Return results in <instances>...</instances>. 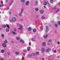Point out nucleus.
<instances>
[{"label":"nucleus","instance_id":"f257e3e1","mask_svg":"<svg viewBox=\"0 0 60 60\" xmlns=\"http://www.w3.org/2000/svg\"><path fill=\"white\" fill-rule=\"evenodd\" d=\"M16 21V18L15 17H13L12 18V20H10L11 22H15Z\"/></svg>","mask_w":60,"mask_h":60},{"label":"nucleus","instance_id":"f03ea898","mask_svg":"<svg viewBox=\"0 0 60 60\" xmlns=\"http://www.w3.org/2000/svg\"><path fill=\"white\" fill-rule=\"evenodd\" d=\"M46 33H48V31L49 30V29L48 28H49V26H46Z\"/></svg>","mask_w":60,"mask_h":60},{"label":"nucleus","instance_id":"7ed1b4c3","mask_svg":"<svg viewBox=\"0 0 60 60\" xmlns=\"http://www.w3.org/2000/svg\"><path fill=\"white\" fill-rule=\"evenodd\" d=\"M40 14H42L43 13V12H44V11L43 10H42L40 11Z\"/></svg>","mask_w":60,"mask_h":60},{"label":"nucleus","instance_id":"20e7f679","mask_svg":"<svg viewBox=\"0 0 60 60\" xmlns=\"http://www.w3.org/2000/svg\"><path fill=\"white\" fill-rule=\"evenodd\" d=\"M51 50L50 48H49L46 50V52H49Z\"/></svg>","mask_w":60,"mask_h":60},{"label":"nucleus","instance_id":"39448f33","mask_svg":"<svg viewBox=\"0 0 60 60\" xmlns=\"http://www.w3.org/2000/svg\"><path fill=\"white\" fill-rule=\"evenodd\" d=\"M2 46L4 47H6V45L4 43L2 44Z\"/></svg>","mask_w":60,"mask_h":60},{"label":"nucleus","instance_id":"423d86ee","mask_svg":"<svg viewBox=\"0 0 60 60\" xmlns=\"http://www.w3.org/2000/svg\"><path fill=\"white\" fill-rule=\"evenodd\" d=\"M41 51L42 52H44L45 51V49L43 48H41Z\"/></svg>","mask_w":60,"mask_h":60},{"label":"nucleus","instance_id":"0eeeda50","mask_svg":"<svg viewBox=\"0 0 60 60\" xmlns=\"http://www.w3.org/2000/svg\"><path fill=\"white\" fill-rule=\"evenodd\" d=\"M29 1H27L26 2V5L27 6L28 5V4H29Z\"/></svg>","mask_w":60,"mask_h":60},{"label":"nucleus","instance_id":"6e6552de","mask_svg":"<svg viewBox=\"0 0 60 60\" xmlns=\"http://www.w3.org/2000/svg\"><path fill=\"white\" fill-rule=\"evenodd\" d=\"M16 40H18V41H19V39H20L19 37H17L16 38Z\"/></svg>","mask_w":60,"mask_h":60},{"label":"nucleus","instance_id":"1a4fd4ad","mask_svg":"<svg viewBox=\"0 0 60 60\" xmlns=\"http://www.w3.org/2000/svg\"><path fill=\"white\" fill-rule=\"evenodd\" d=\"M48 35H47L45 36H44V39H46V38H47V37H48Z\"/></svg>","mask_w":60,"mask_h":60},{"label":"nucleus","instance_id":"9d476101","mask_svg":"<svg viewBox=\"0 0 60 60\" xmlns=\"http://www.w3.org/2000/svg\"><path fill=\"white\" fill-rule=\"evenodd\" d=\"M20 42H22V43H24V41H23L22 40H20Z\"/></svg>","mask_w":60,"mask_h":60},{"label":"nucleus","instance_id":"9b49d317","mask_svg":"<svg viewBox=\"0 0 60 60\" xmlns=\"http://www.w3.org/2000/svg\"><path fill=\"white\" fill-rule=\"evenodd\" d=\"M30 49V47H28L27 48V50L28 51H29V50Z\"/></svg>","mask_w":60,"mask_h":60},{"label":"nucleus","instance_id":"f8f14e48","mask_svg":"<svg viewBox=\"0 0 60 60\" xmlns=\"http://www.w3.org/2000/svg\"><path fill=\"white\" fill-rule=\"evenodd\" d=\"M6 32H9V28H7L6 29Z\"/></svg>","mask_w":60,"mask_h":60},{"label":"nucleus","instance_id":"ddd939ff","mask_svg":"<svg viewBox=\"0 0 60 60\" xmlns=\"http://www.w3.org/2000/svg\"><path fill=\"white\" fill-rule=\"evenodd\" d=\"M42 45H43V46H45L46 45V43L45 42H44L42 43Z\"/></svg>","mask_w":60,"mask_h":60},{"label":"nucleus","instance_id":"4468645a","mask_svg":"<svg viewBox=\"0 0 60 60\" xmlns=\"http://www.w3.org/2000/svg\"><path fill=\"white\" fill-rule=\"evenodd\" d=\"M31 28L30 27H29L28 28V30L29 31H30L31 30Z\"/></svg>","mask_w":60,"mask_h":60},{"label":"nucleus","instance_id":"2eb2a0df","mask_svg":"<svg viewBox=\"0 0 60 60\" xmlns=\"http://www.w3.org/2000/svg\"><path fill=\"white\" fill-rule=\"evenodd\" d=\"M36 54L37 55H39V52H37Z\"/></svg>","mask_w":60,"mask_h":60},{"label":"nucleus","instance_id":"dca6fc26","mask_svg":"<svg viewBox=\"0 0 60 60\" xmlns=\"http://www.w3.org/2000/svg\"><path fill=\"white\" fill-rule=\"evenodd\" d=\"M2 27L4 28H5V27H6V26L5 25H3L2 26Z\"/></svg>","mask_w":60,"mask_h":60},{"label":"nucleus","instance_id":"f3484780","mask_svg":"<svg viewBox=\"0 0 60 60\" xmlns=\"http://www.w3.org/2000/svg\"><path fill=\"white\" fill-rule=\"evenodd\" d=\"M12 33L13 34H15L16 33L14 31H12Z\"/></svg>","mask_w":60,"mask_h":60},{"label":"nucleus","instance_id":"a211bd4d","mask_svg":"<svg viewBox=\"0 0 60 60\" xmlns=\"http://www.w3.org/2000/svg\"><path fill=\"white\" fill-rule=\"evenodd\" d=\"M38 10H39V9L37 8H36L35 9V10L36 11H38Z\"/></svg>","mask_w":60,"mask_h":60},{"label":"nucleus","instance_id":"6ab92c4d","mask_svg":"<svg viewBox=\"0 0 60 60\" xmlns=\"http://www.w3.org/2000/svg\"><path fill=\"white\" fill-rule=\"evenodd\" d=\"M44 4L45 5H47V3L46 2H44Z\"/></svg>","mask_w":60,"mask_h":60},{"label":"nucleus","instance_id":"aec40b11","mask_svg":"<svg viewBox=\"0 0 60 60\" xmlns=\"http://www.w3.org/2000/svg\"><path fill=\"white\" fill-rule=\"evenodd\" d=\"M4 50H1V52H2V53H4Z\"/></svg>","mask_w":60,"mask_h":60},{"label":"nucleus","instance_id":"412c9836","mask_svg":"<svg viewBox=\"0 0 60 60\" xmlns=\"http://www.w3.org/2000/svg\"><path fill=\"white\" fill-rule=\"evenodd\" d=\"M33 32L34 33H35L36 32V30L35 29H34L33 30Z\"/></svg>","mask_w":60,"mask_h":60},{"label":"nucleus","instance_id":"4be33fe9","mask_svg":"<svg viewBox=\"0 0 60 60\" xmlns=\"http://www.w3.org/2000/svg\"><path fill=\"white\" fill-rule=\"evenodd\" d=\"M21 1L22 2V3H24V2L25 1V0H21Z\"/></svg>","mask_w":60,"mask_h":60},{"label":"nucleus","instance_id":"5701e85b","mask_svg":"<svg viewBox=\"0 0 60 60\" xmlns=\"http://www.w3.org/2000/svg\"><path fill=\"white\" fill-rule=\"evenodd\" d=\"M55 26L56 27H57L58 26V25L57 24H55Z\"/></svg>","mask_w":60,"mask_h":60},{"label":"nucleus","instance_id":"b1692460","mask_svg":"<svg viewBox=\"0 0 60 60\" xmlns=\"http://www.w3.org/2000/svg\"><path fill=\"white\" fill-rule=\"evenodd\" d=\"M15 54H16V55H19V53L17 52H16V53H15Z\"/></svg>","mask_w":60,"mask_h":60},{"label":"nucleus","instance_id":"393cba45","mask_svg":"<svg viewBox=\"0 0 60 60\" xmlns=\"http://www.w3.org/2000/svg\"><path fill=\"white\" fill-rule=\"evenodd\" d=\"M53 0H50V2L51 3H53Z\"/></svg>","mask_w":60,"mask_h":60},{"label":"nucleus","instance_id":"a878e982","mask_svg":"<svg viewBox=\"0 0 60 60\" xmlns=\"http://www.w3.org/2000/svg\"><path fill=\"white\" fill-rule=\"evenodd\" d=\"M4 43H7V40H6L5 41H4Z\"/></svg>","mask_w":60,"mask_h":60},{"label":"nucleus","instance_id":"bb28decb","mask_svg":"<svg viewBox=\"0 0 60 60\" xmlns=\"http://www.w3.org/2000/svg\"><path fill=\"white\" fill-rule=\"evenodd\" d=\"M41 18L42 19H45V17H44V16H42V17Z\"/></svg>","mask_w":60,"mask_h":60},{"label":"nucleus","instance_id":"cd10ccee","mask_svg":"<svg viewBox=\"0 0 60 60\" xmlns=\"http://www.w3.org/2000/svg\"><path fill=\"white\" fill-rule=\"evenodd\" d=\"M31 56H35V54H32Z\"/></svg>","mask_w":60,"mask_h":60},{"label":"nucleus","instance_id":"c85d7f7f","mask_svg":"<svg viewBox=\"0 0 60 60\" xmlns=\"http://www.w3.org/2000/svg\"><path fill=\"white\" fill-rule=\"evenodd\" d=\"M1 36L2 37H4V35L3 34H2L1 35Z\"/></svg>","mask_w":60,"mask_h":60},{"label":"nucleus","instance_id":"c756f323","mask_svg":"<svg viewBox=\"0 0 60 60\" xmlns=\"http://www.w3.org/2000/svg\"><path fill=\"white\" fill-rule=\"evenodd\" d=\"M58 24L59 25H60V21H59L58 22Z\"/></svg>","mask_w":60,"mask_h":60},{"label":"nucleus","instance_id":"7c9ffc66","mask_svg":"<svg viewBox=\"0 0 60 60\" xmlns=\"http://www.w3.org/2000/svg\"><path fill=\"white\" fill-rule=\"evenodd\" d=\"M7 27H8V28H9V29L10 28V27H9V25H7Z\"/></svg>","mask_w":60,"mask_h":60},{"label":"nucleus","instance_id":"2f4dec72","mask_svg":"<svg viewBox=\"0 0 60 60\" xmlns=\"http://www.w3.org/2000/svg\"><path fill=\"white\" fill-rule=\"evenodd\" d=\"M40 28L41 29V30H43V28L42 27H41Z\"/></svg>","mask_w":60,"mask_h":60},{"label":"nucleus","instance_id":"473e14b6","mask_svg":"<svg viewBox=\"0 0 60 60\" xmlns=\"http://www.w3.org/2000/svg\"><path fill=\"white\" fill-rule=\"evenodd\" d=\"M59 11V9H58L56 11V12H58V11Z\"/></svg>","mask_w":60,"mask_h":60},{"label":"nucleus","instance_id":"72a5a7b5","mask_svg":"<svg viewBox=\"0 0 60 60\" xmlns=\"http://www.w3.org/2000/svg\"><path fill=\"white\" fill-rule=\"evenodd\" d=\"M14 31L15 32V31H16L17 30H16V29H15L14 30Z\"/></svg>","mask_w":60,"mask_h":60},{"label":"nucleus","instance_id":"f704fd0d","mask_svg":"<svg viewBox=\"0 0 60 60\" xmlns=\"http://www.w3.org/2000/svg\"><path fill=\"white\" fill-rule=\"evenodd\" d=\"M31 56H32L31 55L28 56V57H31Z\"/></svg>","mask_w":60,"mask_h":60},{"label":"nucleus","instance_id":"c9c22d12","mask_svg":"<svg viewBox=\"0 0 60 60\" xmlns=\"http://www.w3.org/2000/svg\"><path fill=\"white\" fill-rule=\"evenodd\" d=\"M20 26L21 28H22V26L21 25H20Z\"/></svg>","mask_w":60,"mask_h":60},{"label":"nucleus","instance_id":"e433bc0d","mask_svg":"<svg viewBox=\"0 0 60 60\" xmlns=\"http://www.w3.org/2000/svg\"><path fill=\"white\" fill-rule=\"evenodd\" d=\"M23 8H22V10H21V11H21V13H22V11H23Z\"/></svg>","mask_w":60,"mask_h":60},{"label":"nucleus","instance_id":"4c0bfd02","mask_svg":"<svg viewBox=\"0 0 60 60\" xmlns=\"http://www.w3.org/2000/svg\"><path fill=\"white\" fill-rule=\"evenodd\" d=\"M18 29L19 30H20V29L21 30H22V29H21V28H18Z\"/></svg>","mask_w":60,"mask_h":60},{"label":"nucleus","instance_id":"58836bf2","mask_svg":"<svg viewBox=\"0 0 60 60\" xmlns=\"http://www.w3.org/2000/svg\"><path fill=\"white\" fill-rule=\"evenodd\" d=\"M25 60V59L24 58H22V60Z\"/></svg>","mask_w":60,"mask_h":60},{"label":"nucleus","instance_id":"ea45409f","mask_svg":"<svg viewBox=\"0 0 60 60\" xmlns=\"http://www.w3.org/2000/svg\"><path fill=\"white\" fill-rule=\"evenodd\" d=\"M36 4H38V2H35Z\"/></svg>","mask_w":60,"mask_h":60},{"label":"nucleus","instance_id":"a19ab883","mask_svg":"<svg viewBox=\"0 0 60 60\" xmlns=\"http://www.w3.org/2000/svg\"><path fill=\"white\" fill-rule=\"evenodd\" d=\"M52 41V40H49V42H50Z\"/></svg>","mask_w":60,"mask_h":60},{"label":"nucleus","instance_id":"79ce46f5","mask_svg":"<svg viewBox=\"0 0 60 60\" xmlns=\"http://www.w3.org/2000/svg\"><path fill=\"white\" fill-rule=\"evenodd\" d=\"M0 3L2 4H3V1H0Z\"/></svg>","mask_w":60,"mask_h":60},{"label":"nucleus","instance_id":"37998d69","mask_svg":"<svg viewBox=\"0 0 60 60\" xmlns=\"http://www.w3.org/2000/svg\"><path fill=\"white\" fill-rule=\"evenodd\" d=\"M0 5L1 6H4V5L3 4H1Z\"/></svg>","mask_w":60,"mask_h":60},{"label":"nucleus","instance_id":"c03bdc74","mask_svg":"<svg viewBox=\"0 0 60 60\" xmlns=\"http://www.w3.org/2000/svg\"><path fill=\"white\" fill-rule=\"evenodd\" d=\"M60 58V56H58L57 58Z\"/></svg>","mask_w":60,"mask_h":60},{"label":"nucleus","instance_id":"a18cd8bd","mask_svg":"<svg viewBox=\"0 0 60 60\" xmlns=\"http://www.w3.org/2000/svg\"><path fill=\"white\" fill-rule=\"evenodd\" d=\"M8 55H10V52H8Z\"/></svg>","mask_w":60,"mask_h":60},{"label":"nucleus","instance_id":"49530a36","mask_svg":"<svg viewBox=\"0 0 60 60\" xmlns=\"http://www.w3.org/2000/svg\"><path fill=\"white\" fill-rule=\"evenodd\" d=\"M47 45H49V43H47Z\"/></svg>","mask_w":60,"mask_h":60},{"label":"nucleus","instance_id":"de8ad7c7","mask_svg":"<svg viewBox=\"0 0 60 60\" xmlns=\"http://www.w3.org/2000/svg\"><path fill=\"white\" fill-rule=\"evenodd\" d=\"M32 41H34V39H33V38H32Z\"/></svg>","mask_w":60,"mask_h":60},{"label":"nucleus","instance_id":"09e8293b","mask_svg":"<svg viewBox=\"0 0 60 60\" xmlns=\"http://www.w3.org/2000/svg\"><path fill=\"white\" fill-rule=\"evenodd\" d=\"M4 60L3 58H1V60Z\"/></svg>","mask_w":60,"mask_h":60},{"label":"nucleus","instance_id":"8fccbe9b","mask_svg":"<svg viewBox=\"0 0 60 60\" xmlns=\"http://www.w3.org/2000/svg\"><path fill=\"white\" fill-rule=\"evenodd\" d=\"M24 52H26V50H24Z\"/></svg>","mask_w":60,"mask_h":60},{"label":"nucleus","instance_id":"3c124183","mask_svg":"<svg viewBox=\"0 0 60 60\" xmlns=\"http://www.w3.org/2000/svg\"><path fill=\"white\" fill-rule=\"evenodd\" d=\"M57 43L58 44H59V43H60V42H57Z\"/></svg>","mask_w":60,"mask_h":60},{"label":"nucleus","instance_id":"603ef678","mask_svg":"<svg viewBox=\"0 0 60 60\" xmlns=\"http://www.w3.org/2000/svg\"><path fill=\"white\" fill-rule=\"evenodd\" d=\"M56 9V7H54L53 8V9Z\"/></svg>","mask_w":60,"mask_h":60},{"label":"nucleus","instance_id":"864d4df0","mask_svg":"<svg viewBox=\"0 0 60 60\" xmlns=\"http://www.w3.org/2000/svg\"><path fill=\"white\" fill-rule=\"evenodd\" d=\"M11 3H12V2H13V0H11Z\"/></svg>","mask_w":60,"mask_h":60},{"label":"nucleus","instance_id":"5fc2aeb1","mask_svg":"<svg viewBox=\"0 0 60 60\" xmlns=\"http://www.w3.org/2000/svg\"><path fill=\"white\" fill-rule=\"evenodd\" d=\"M19 14L20 15V16H21V13H19Z\"/></svg>","mask_w":60,"mask_h":60},{"label":"nucleus","instance_id":"6e6d98bb","mask_svg":"<svg viewBox=\"0 0 60 60\" xmlns=\"http://www.w3.org/2000/svg\"><path fill=\"white\" fill-rule=\"evenodd\" d=\"M11 42L12 43H14V42H13V41H11Z\"/></svg>","mask_w":60,"mask_h":60},{"label":"nucleus","instance_id":"4d7b16f0","mask_svg":"<svg viewBox=\"0 0 60 60\" xmlns=\"http://www.w3.org/2000/svg\"><path fill=\"white\" fill-rule=\"evenodd\" d=\"M29 45H31V43L30 42H29Z\"/></svg>","mask_w":60,"mask_h":60},{"label":"nucleus","instance_id":"13d9d810","mask_svg":"<svg viewBox=\"0 0 60 60\" xmlns=\"http://www.w3.org/2000/svg\"><path fill=\"white\" fill-rule=\"evenodd\" d=\"M58 4H59V5H60V2H59V3H58Z\"/></svg>","mask_w":60,"mask_h":60},{"label":"nucleus","instance_id":"bf43d9fd","mask_svg":"<svg viewBox=\"0 0 60 60\" xmlns=\"http://www.w3.org/2000/svg\"><path fill=\"white\" fill-rule=\"evenodd\" d=\"M21 21H23V19H21Z\"/></svg>","mask_w":60,"mask_h":60},{"label":"nucleus","instance_id":"052dcab7","mask_svg":"<svg viewBox=\"0 0 60 60\" xmlns=\"http://www.w3.org/2000/svg\"><path fill=\"white\" fill-rule=\"evenodd\" d=\"M54 52L55 53V52H56V50L54 51Z\"/></svg>","mask_w":60,"mask_h":60},{"label":"nucleus","instance_id":"680f3d73","mask_svg":"<svg viewBox=\"0 0 60 60\" xmlns=\"http://www.w3.org/2000/svg\"><path fill=\"white\" fill-rule=\"evenodd\" d=\"M44 59H45L44 58H43L42 59V60H44Z\"/></svg>","mask_w":60,"mask_h":60},{"label":"nucleus","instance_id":"e2e57ef3","mask_svg":"<svg viewBox=\"0 0 60 60\" xmlns=\"http://www.w3.org/2000/svg\"><path fill=\"white\" fill-rule=\"evenodd\" d=\"M10 13V14H11V12H10V13Z\"/></svg>","mask_w":60,"mask_h":60},{"label":"nucleus","instance_id":"0e129e2a","mask_svg":"<svg viewBox=\"0 0 60 60\" xmlns=\"http://www.w3.org/2000/svg\"><path fill=\"white\" fill-rule=\"evenodd\" d=\"M44 8H46V7L45 6H44Z\"/></svg>","mask_w":60,"mask_h":60},{"label":"nucleus","instance_id":"69168bd1","mask_svg":"<svg viewBox=\"0 0 60 60\" xmlns=\"http://www.w3.org/2000/svg\"><path fill=\"white\" fill-rule=\"evenodd\" d=\"M23 55L24 56H25V53L23 54Z\"/></svg>","mask_w":60,"mask_h":60},{"label":"nucleus","instance_id":"338daca9","mask_svg":"<svg viewBox=\"0 0 60 60\" xmlns=\"http://www.w3.org/2000/svg\"><path fill=\"white\" fill-rule=\"evenodd\" d=\"M7 9H9V8H7Z\"/></svg>","mask_w":60,"mask_h":60},{"label":"nucleus","instance_id":"774afa93","mask_svg":"<svg viewBox=\"0 0 60 60\" xmlns=\"http://www.w3.org/2000/svg\"><path fill=\"white\" fill-rule=\"evenodd\" d=\"M8 1V0H6V1L7 2V1Z\"/></svg>","mask_w":60,"mask_h":60}]
</instances>
